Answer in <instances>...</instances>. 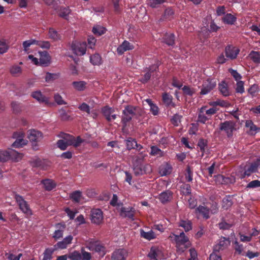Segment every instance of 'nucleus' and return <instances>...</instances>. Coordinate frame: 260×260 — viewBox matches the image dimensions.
<instances>
[{"label":"nucleus","mask_w":260,"mask_h":260,"mask_svg":"<svg viewBox=\"0 0 260 260\" xmlns=\"http://www.w3.org/2000/svg\"><path fill=\"white\" fill-rule=\"evenodd\" d=\"M165 2V0H149L148 4L151 8H155Z\"/></svg>","instance_id":"obj_51"},{"label":"nucleus","mask_w":260,"mask_h":260,"mask_svg":"<svg viewBox=\"0 0 260 260\" xmlns=\"http://www.w3.org/2000/svg\"><path fill=\"white\" fill-rule=\"evenodd\" d=\"M158 68L157 66H151L150 67L149 69V71L147 72L144 76L139 80V81L143 83H145L148 81V80L150 79L151 76V72L155 71L156 69Z\"/></svg>","instance_id":"obj_30"},{"label":"nucleus","mask_w":260,"mask_h":260,"mask_svg":"<svg viewBox=\"0 0 260 260\" xmlns=\"http://www.w3.org/2000/svg\"><path fill=\"white\" fill-rule=\"evenodd\" d=\"M230 241L229 238L224 237H221L217 243L214 246V252H219L226 248L230 245Z\"/></svg>","instance_id":"obj_12"},{"label":"nucleus","mask_w":260,"mask_h":260,"mask_svg":"<svg viewBox=\"0 0 260 260\" xmlns=\"http://www.w3.org/2000/svg\"><path fill=\"white\" fill-rule=\"evenodd\" d=\"M48 36L49 39L54 41L60 40L61 38V35L53 28L49 29Z\"/></svg>","instance_id":"obj_29"},{"label":"nucleus","mask_w":260,"mask_h":260,"mask_svg":"<svg viewBox=\"0 0 260 260\" xmlns=\"http://www.w3.org/2000/svg\"><path fill=\"white\" fill-rule=\"evenodd\" d=\"M14 199L18 205L19 209L23 213L27 216L32 215V211L29 205L22 196L16 194L14 196Z\"/></svg>","instance_id":"obj_7"},{"label":"nucleus","mask_w":260,"mask_h":260,"mask_svg":"<svg viewBox=\"0 0 260 260\" xmlns=\"http://www.w3.org/2000/svg\"><path fill=\"white\" fill-rule=\"evenodd\" d=\"M71 198L76 202L80 201L81 197V192L80 191H75L70 196Z\"/></svg>","instance_id":"obj_53"},{"label":"nucleus","mask_w":260,"mask_h":260,"mask_svg":"<svg viewBox=\"0 0 260 260\" xmlns=\"http://www.w3.org/2000/svg\"><path fill=\"white\" fill-rule=\"evenodd\" d=\"M219 129L224 132L228 137L233 135V132L236 130V123L232 120H227L219 124Z\"/></svg>","instance_id":"obj_6"},{"label":"nucleus","mask_w":260,"mask_h":260,"mask_svg":"<svg viewBox=\"0 0 260 260\" xmlns=\"http://www.w3.org/2000/svg\"><path fill=\"white\" fill-rule=\"evenodd\" d=\"M71 13V10L69 8H60L59 13V15L61 17H62L66 19H67V17Z\"/></svg>","instance_id":"obj_52"},{"label":"nucleus","mask_w":260,"mask_h":260,"mask_svg":"<svg viewBox=\"0 0 260 260\" xmlns=\"http://www.w3.org/2000/svg\"><path fill=\"white\" fill-rule=\"evenodd\" d=\"M57 145V147L62 150H66L69 146H70V145H67V143H66L65 140L62 139L58 140Z\"/></svg>","instance_id":"obj_56"},{"label":"nucleus","mask_w":260,"mask_h":260,"mask_svg":"<svg viewBox=\"0 0 260 260\" xmlns=\"http://www.w3.org/2000/svg\"><path fill=\"white\" fill-rule=\"evenodd\" d=\"M245 126L249 128L251 135L256 134L259 129L251 120H247L245 123Z\"/></svg>","instance_id":"obj_36"},{"label":"nucleus","mask_w":260,"mask_h":260,"mask_svg":"<svg viewBox=\"0 0 260 260\" xmlns=\"http://www.w3.org/2000/svg\"><path fill=\"white\" fill-rule=\"evenodd\" d=\"M178 225L183 228L185 232H187L192 229V222L188 219H181L178 222Z\"/></svg>","instance_id":"obj_26"},{"label":"nucleus","mask_w":260,"mask_h":260,"mask_svg":"<svg viewBox=\"0 0 260 260\" xmlns=\"http://www.w3.org/2000/svg\"><path fill=\"white\" fill-rule=\"evenodd\" d=\"M28 138L32 142H37L41 141L43 138L41 132L35 129H31L28 132Z\"/></svg>","instance_id":"obj_15"},{"label":"nucleus","mask_w":260,"mask_h":260,"mask_svg":"<svg viewBox=\"0 0 260 260\" xmlns=\"http://www.w3.org/2000/svg\"><path fill=\"white\" fill-rule=\"evenodd\" d=\"M239 50L232 46H229L225 48V56L227 58L230 59H235L239 54Z\"/></svg>","instance_id":"obj_14"},{"label":"nucleus","mask_w":260,"mask_h":260,"mask_svg":"<svg viewBox=\"0 0 260 260\" xmlns=\"http://www.w3.org/2000/svg\"><path fill=\"white\" fill-rule=\"evenodd\" d=\"M54 99L58 105H62L67 104V103L62 99L61 96L58 93L54 94Z\"/></svg>","instance_id":"obj_55"},{"label":"nucleus","mask_w":260,"mask_h":260,"mask_svg":"<svg viewBox=\"0 0 260 260\" xmlns=\"http://www.w3.org/2000/svg\"><path fill=\"white\" fill-rule=\"evenodd\" d=\"M159 172L161 176H166L172 172V167L166 163L161 165L159 169Z\"/></svg>","instance_id":"obj_27"},{"label":"nucleus","mask_w":260,"mask_h":260,"mask_svg":"<svg viewBox=\"0 0 260 260\" xmlns=\"http://www.w3.org/2000/svg\"><path fill=\"white\" fill-rule=\"evenodd\" d=\"M140 235L141 237L148 240H151L155 238V234L152 230L145 232L143 230H141Z\"/></svg>","instance_id":"obj_34"},{"label":"nucleus","mask_w":260,"mask_h":260,"mask_svg":"<svg viewBox=\"0 0 260 260\" xmlns=\"http://www.w3.org/2000/svg\"><path fill=\"white\" fill-rule=\"evenodd\" d=\"M127 256V252L124 249L116 250L112 253V260H125Z\"/></svg>","instance_id":"obj_17"},{"label":"nucleus","mask_w":260,"mask_h":260,"mask_svg":"<svg viewBox=\"0 0 260 260\" xmlns=\"http://www.w3.org/2000/svg\"><path fill=\"white\" fill-rule=\"evenodd\" d=\"M257 165L254 163L251 164L250 165H246L244 167V172L241 174L240 177L243 178L245 176H249L251 173L255 172L257 170Z\"/></svg>","instance_id":"obj_21"},{"label":"nucleus","mask_w":260,"mask_h":260,"mask_svg":"<svg viewBox=\"0 0 260 260\" xmlns=\"http://www.w3.org/2000/svg\"><path fill=\"white\" fill-rule=\"evenodd\" d=\"M81 260H90L91 258V254L89 252L85 251L84 248L81 249Z\"/></svg>","instance_id":"obj_64"},{"label":"nucleus","mask_w":260,"mask_h":260,"mask_svg":"<svg viewBox=\"0 0 260 260\" xmlns=\"http://www.w3.org/2000/svg\"><path fill=\"white\" fill-rule=\"evenodd\" d=\"M222 20L225 24L233 25L236 21L237 18L233 15L228 13L222 17Z\"/></svg>","instance_id":"obj_28"},{"label":"nucleus","mask_w":260,"mask_h":260,"mask_svg":"<svg viewBox=\"0 0 260 260\" xmlns=\"http://www.w3.org/2000/svg\"><path fill=\"white\" fill-rule=\"evenodd\" d=\"M31 95L34 99H36L40 103H44L45 104L49 103V99L44 95L40 91L32 92Z\"/></svg>","instance_id":"obj_23"},{"label":"nucleus","mask_w":260,"mask_h":260,"mask_svg":"<svg viewBox=\"0 0 260 260\" xmlns=\"http://www.w3.org/2000/svg\"><path fill=\"white\" fill-rule=\"evenodd\" d=\"M36 45L42 48L49 49L50 44L49 41H42L36 40Z\"/></svg>","instance_id":"obj_58"},{"label":"nucleus","mask_w":260,"mask_h":260,"mask_svg":"<svg viewBox=\"0 0 260 260\" xmlns=\"http://www.w3.org/2000/svg\"><path fill=\"white\" fill-rule=\"evenodd\" d=\"M10 72L13 76L18 77L22 73V69L20 67L14 65L10 68Z\"/></svg>","instance_id":"obj_43"},{"label":"nucleus","mask_w":260,"mask_h":260,"mask_svg":"<svg viewBox=\"0 0 260 260\" xmlns=\"http://www.w3.org/2000/svg\"><path fill=\"white\" fill-rule=\"evenodd\" d=\"M174 14V11L172 9L170 8H167L165 10L164 14L161 19L164 20L166 19L170 20L173 18Z\"/></svg>","instance_id":"obj_44"},{"label":"nucleus","mask_w":260,"mask_h":260,"mask_svg":"<svg viewBox=\"0 0 260 260\" xmlns=\"http://www.w3.org/2000/svg\"><path fill=\"white\" fill-rule=\"evenodd\" d=\"M219 90L220 93L224 96H227L230 95V91L226 83L224 81H222L218 86Z\"/></svg>","instance_id":"obj_32"},{"label":"nucleus","mask_w":260,"mask_h":260,"mask_svg":"<svg viewBox=\"0 0 260 260\" xmlns=\"http://www.w3.org/2000/svg\"><path fill=\"white\" fill-rule=\"evenodd\" d=\"M171 241H174L176 244V247L178 251L180 252H184L186 249L191 245V243L189 238L185 235L183 232L179 235L171 234L169 236Z\"/></svg>","instance_id":"obj_1"},{"label":"nucleus","mask_w":260,"mask_h":260,"mask_svg":"<svg viewBox=\"0 0 260 260\" xmlns=\"http://www.w3.org/2000/svg\"><path fill=\"white\" fill-rule=\"evenodd\" d=\"M150 154L153 156H161L163 155V152L157 147L153 146L151 147Z\"/></svg>","instance_id":"obj_50"},{"label":"nucleus","mask_w":260,"mask_h":260,"mask_svg":"<svg viewBox=\"0 0 260 260\" xmlns=\"http://www.w3.org/2000/svg\"><path fill=\"white\" fill-rule=\"evenodd\" d=\"M150 260H158L162 257V253L157 247H152L148 254Z\"/></svg>","instance_id":"obj_18"},{"label":"nucleus","mask_w":260,"mask_h":260,"mask_svg":"<svg viewBox=\"0 0 260 260\" xmlns=\"http://www.w3.org/2000/svg\"><path fill=\"white\" fill-rule=\"evenodd\" d=\"M162 101L164 103V104L167 106H172V107H174L175 105L172 102V95L167 93H165L162 95Z\"/></svg>","instance_id":"obj_37"},{"label":"nucleus","mask_w":260,"mask_h":260,"mask_svg":"<svg viewBox=\"0 0 260 260\" xmlns=\"http://www.w3.org/2000/svg\"><path fill=\"white\" fill-rule=\"evenodd\" d=\"M260 187V181L255 180L250 182L246 186L247 188H254Z\"/></svg>","instance_id":"obj_63"},{"label":"nucleus","mask_w":260,"mask_h":260,"mask_svg":"<svg viewBox=\"0 0 260 260\" xmlns=\"http://www.w3.org/2000/svg\"><path fill=\"white\" fill-rule=\"evenodd\" d=\"M136 146H137V143L135 139L128 138L126 140V147L128 150L135 149Z\"/></svg>","instance_id":"obj_49"},{"label":"nucleus","mask_w":260,"mask_h":260,"mask_svg":"<svg viewBox=\"0 0 260 260\" xmlns=\"http://www.w3.org/2000/svg\"><path fill=\"white\" fill-rule=\"evenodd\" d=\"M183 93L187 95L191 96L194 93V91L193 88H190L188 86H184L182 88Z\"/></svg>","instance_id":"obj_61"},{"label":"nucleus","mask_w":260,"mask_h":260,"mask_svg":"<svg viewBox=\"0 0 260 260\" xmlns=\"http://www.w3.org/2000/svg\"><path fill=\"white\" fill-rule=\"evenodd\" d=\"M85 246L90 251L100 253L104 255L106 253V248L101 244V242L94 239H90L85 242Z\"/></svg>","instance_id":"obj_3"},{"label":"nucleus","mask_w":260,"mask_h":260,"mask_svg":"<svg viewBox=\"0 0 260 260\" xmlns=\"http://www.w3.org/2000/svg\"><path fill=\"white\" fill-rule=\"evenodd\" d=\"M143 114V110L139 107L132 105L126 106L122 111V122L126 125V123L130 121L133 117L138 118Z\"/></svg>","instance_id":"obj_2"},{"label":"nucleus","mask_w":260,"mask_h":260,"mask_svg":"<svg viewBox=\"0 0 260 260\" xmlns=\"http://www.w3.org/2000/svg\"><path fill=\"white\" fill-rule=\"evenodd\" d=\"M103 220V212L100 209H93L91 211V222L96 224H100Z\"/></svg>","instance_id":"obj_11"},{"label":"nucleus","mask_w":260,"mask_h":260,"mask_svg":"<svg viewBox=\"0 0 260 260\" xmlns=\"http://www.w3.org/2000/svg\"><path fill=\"white\" fill-rule=\"evenodd\" d=\"M233 205V201L231 197H225L222 200V207L227 210L230 208Z\"/></svg>","instance_id":"obj_39"},{"label":"nucleus","mask_w":260,"mask_h":260,"mask_svg":"<svg viewBox=\"0 0 260 260\" xmlns=\"http://www.w3.org/2000/svg\"><path fill=\"white\" fill-rule=\"evenodd\" d=\"M206 145H207V141L205 140H204L203 139H201L199 140L198 144V146L200 148L201 151L202 152V156H203L204 154V152L205 151V148Z\"/></svg>","instance_id":"obj_57"},{"label":"nucleus","mask_w":260,"mask_h":260,"mask_svg":"<svg viewBox=\"0 0 260 260\" xmlns=\"http://www.w3.org/2000/svg\"><path fill=\"white\" fill-rule=\"evenodd\" d=\"M172 199V193L170 190L161 192L159 196V199L162 203H166Z\"/></svg>","instance_id":"obj_25"},{"label":"nucleus","mask_w":260,"mask_h":260,"mask_svg":"<svg viewBox=\"0 0 260 260\" xmlns=\"http://www.w3.org/2000/svg\"><path fill=\"white\" fill-rule=\"evenodd\" d=\"M236 91L238 93H242L244 92V82L241 81L237 82L236 87Z\"/></svg>","instance_id":"obj_59"},{"label":"nucleus","mask_w":260,"mask_h":260,"mask_svg":"<svg viewBox=\"0 0 260 260\" xmlns=\"http://www.w3.org/2000/svg\"><path fill=\"white\" fill-rule=\"evenodd\" d=\"M86 82L84 81H74L72 83L73 86L77 91H83L86 87Z\"/></svg>","instance_id":"obj_33"},{"label":"nucleus","mask_w":260,"mask_h":260,"mask_svg":"<svg viewBox=\"0 0 260 260\" xmlns=\"http://www.w3.org/2000/svg\"><path fill=\"white\" fill-rule=\"evenodd\" d=\"M102 112L108 121H111V114L114 112V110L108 106H105L102 109Z\"/></svg>","instance_id":"obj_35"},{"label":"nucleus","mask_w":260,"mask_h":260,"mask_svg":"<svg viewBox=\"0 0 260 260\" xmlns=\"http://www.w3.org/2000/svg\"><path fill=\"white\" fill-rule=\"evenodd\" d=\"M134 49V46L129 42L124 41L117 48V51L119 54L121 55L125 51L127 50H132Z\"/></svg>","instance_id":"obj_22"},{"label":"nucleus","mask_w":260,"mask_h":260,"mask_svg":"<svg viewBox=\"0 0 260 260\" xmlns=\"http://www.w3.org/2000/svg\"><path fill=\"white\" fill-rule=\"evenodd\" d=\"M204 108L202 107L200 109V113L198 115V121L201 123H205L207 120H209V118L205 116L204 114Z\"/></svg>","instance_id":"obj_47"},{"label":"nucleus","mask_w":260,"mask_h":260,"mask_svg":"<svg viewBox=\"0 0 260 260\" xmlns=\"http://www.w3.org/2000/svg\"><path fill=\"white\" fill-rule=\"evenodd\" d=\"M59 137L62 140H65L67 145L73 146L75 147H77L80 146L81 144L83 142L84 140L81 138L80 136L75 138L72 135H70L66 133H61Z\"/></svg>","instance_id":"obj_5"},{"label":"nucleus","mask_w":260,"mask_h":260,"mask_svg":"<svg viewBox=\"0 0 260 260\" xmlns=\"http://www.w3.org/2000/svg\"><path fill=\"white\" fill-rule=\"evenodd\" d=\"M73 239V237L71 235L64 238L61 241L57 242L54 246V247L56 250L58 249H63L67 247L68 245L72 243Z\"/></svg>","instance_id":"obj_16"},{"label":"nucleus","mask_w":260,"mask_h":260,"mask_svg":"<svg viewBox=\"0 0 260 260\" xmlns=\"http://www.w3.org/2000/svg\"><path fill=\"white\" fill-rule=\"evenodd\" d=\"M92 32L96 35L101 36L106 32V29L104 27L98 25L93 27Z\"/></svg>","instance_id":"obj_48"},{"label":"nucleus","mask_w":260,"mask_h":260,"mask_svg":"<svg viewBox=\"0 0 260 260\" xmlns=\"http://www.w3.org/2000/svg\"><path fill=\"white\" fill-rule=\"evenodd\" d=\"M20 154L12 149L7 150H0V161L6 162L10 159L17 161L20 158Z\"/></svg>","instance_id":"obj_4"},{"label":"nucleus","mask_w":260,"mask_h":260,"mask_svg":"<svg viewBox=\"0 0 260 260\" xmlns=\"http://www.w3.org/2000/svg\"><path fill=\"white\" fill-rule=\"evenodd\" d=\"M196 213L201 215L206 219L210 218V209L207 207L200 205L196 209Z\"/></svg>","instance_id":"obj_24"},{"label":"nucleus","mask_w":260,"mask_h":260,"mask_svg":"<svg viewBox=\"0 0 260 260\" xmlns=\"http://www.w3.org/2000/svg\"><path fill=\"white\" fill-rule=\"evenodd\" d=\"M68 257L71 260H81L82 259L81 253L77 251L70 253Z\"/></svg>","instance_id":"obj_46"},{"label":"nucleus","mask_w":260,"mask_h":260,"mask_svg":"<svg viewBox=\"0 0 260 260\" xmlns=\"http://www.w3.org/2000/svg\"><path fill=\"white\" fill-rule=\"evenodd\" d=\"M185 179L188 182H191L192 180V171L190 167L188 166L186 168V173L185 174Z\"/></svg>","instance_id":"obj_54"},{"label":"nucleus","mask_w":260,"mask_h":260,"mask_svg":"<svg viewBox=\"0 0 260 260\" xmlns=\"http://www.w3.org/2000/svg\"><path fill=\"white\" fill-rule=\"evenodd\" d=\"M72 49L74 53L77 55H83L86 51V44L85 42H75L72 45Z\"/></svg>","instance_id":"obj_10"},{"label":"nucleus","mask_w":260,"mask_h":260,"mask_svg":"<svg viewBox=\"0 0 260 260\" xmlns=\"http://www.w3.org/2000/svg\"><path fill=\"white\" fill-rule=\"evenodd\" d=\"M249 56L255 63H260V54L258 52L252 51L250 53Z\"/></svg>","instance_id":"obj_45"},{"label":"nucleus","mask_w":260,"mask_h":260,"mask_svg":"<svg viewBox=\"0 0 260 260\" xmlns=\"http://www.w3.org/2000/svg\"><path fill=\"white\" fill-rule=\"evenodd\" d=\"M216 85V82L212 80L208 79L205 81L203 83L200 94L205 95L208 94L215 87Z\"/></svg>","instance_id":"obj_9"},{"label":"nucleus","mask_w":260,"mask_h":260,"mask_svg":"<svg viewBox=\"0 0 260 260\" xmlns=\"http://www.w3.org/2000/svg\"><path fill=\"white\" fill-rule=\"evenodd\" d=\"M90 61L94 66H99L102 63V58L99 54H94L91 56Z\"/></svg>","instance_id":"obj_42"},{"label":"nucleus","mask_w":260,"mask_h":260,"mask_svg":"<svg viewBox=\"0 0 260 260\" xmlns=\"http://www.w3.org/2000/svg\"><path fill=\"white\" fill-rule=\"evenodd\" d=\"M42 183L43 184L44 188L48 191H50L56 186V184L51 179H45L42 181Z\"/></svg>","instance_id":"obj_31"},{"label":"nucleus","mask_w":260,"mask_h":260,"mask_svg":"<svg viewBox=\"0 0 260 260\" xmlns=\"http://www.w3.org/2000/svg\"><path fill=\"white\" fill-rule=\"evenodd\" d=\"M21 253L19 254L18 255H15L12 253H6L5 256L9 260H19L22 256Z\"/></svg>","instance_id":"obj_62"},{"label":"nucleus","mask_w":260,"mask_h":260,"mask_svg":"<svg viewBox=\"0 0 260 260\" xmlns=\"http://www.w3.org/2000/svg\"><path fill=\"white\" fill-rule=\"evenodd\" d=\"M39 64L44 67H47L50 63V56L46 51L39 52Z\"/></svg>","instance_id":"obj_20"},{"label":"nucleus","mask_w":260,"mask_h":260,"mask_svg":"<svg viewBox=\"0 0 260 260\" xmlns=\"http://www.w3.org/2000/svg\"><path fill=\"white\" fill-rule=\"evenodd\" d=\"M209 105L213 107L219 106L222 107H228L230 106L229 102L221 100H217L216 101L211 102L209 103Z\"/></svg>","instance_id":"obj_40"},{"label":"nucleus","mask_w":260,"mask_h":260,"mask_svg":"<svg viewBox=\"0 0 260 260\" xmlns=\"http://www.w3.org/2000/svg\"><path fill=\"white\" fill-rule=\"evenodd\" d=\"M13 138L16 139L15 141L12 144L14 147H20L26 144L25 141L23 139L24 134L22 132H15L13 134Z\"/></svg>","instance_id":"obj_13"},{"label":"nucleus","mask_w":260,"mask_h":260,"mask_svg":"<svg viewBox=\"0 0 260 260\" xmlns=\"http://www.w3.org/2000/svg\"><path fill=\"white\" fill-rule=\"evenodd\" d=\"M164 42L169 46L174 44V35L173 34H167L163 38Z\"/></svg>","instance_id":"obj_41"},{"label":"nucleus","mask_w":260,"mask_h":260,"mask_svg":"<svg viewBox=\"0 0 260 260\" xmlns=\"http://www.w3.org/2000/svg\"><path fill=\"white\" fill-rule=\"evenodd\" d=\"M151 172V167L148 164L145 165H135L134 166V172L136 176L142 175L144 174L150 173Z\"/></svg>","instance_id":"obj_8"},{"label":"nucleus","mask_w":260,"mask_h":260,"mask_svg":"<svg viewBox=\"0 0 260 260\" xmlns=\"http://www.w3.org/2000/svg\"><path fill=\"white\" fill-rule=\"evenodd\" d=\"M57 77H58V75L56 74H51L50 73H47L45 79V81L47 82H50L53 81L54 80L56 79Z\"/></svg>","instance_id":"obj_60"},{"label":"nucleus","mask_w":260,"mask_h":260,"mask_svg":"<svg viewBox=\"0 0 260 260\" xmlns=\"http://www.w3.org/2000/svg\"><path fill=\"white\" fill-rule=\"evenodd\" d=\"M135 213V210L134 208L122 207L120 210V215L124 217H128L134 220V216Z\"/></svg>","instance_id":"obj_19"},{"label":"nucleus","mask_w":260,"mask_h":260,"mask_svg":"<svg viewBox=\"0 0 260 260\" xmlns=\"http://www.w3.org/2000/svg\"><path fill=\"white\" fill-rule=\"evenodd\" d=\"M56 250L54 247L53 248H47L43 253V258L42 260H51L52 258V254Z\"/></svg>","instance_id":"obj_38"}]
</instances>
